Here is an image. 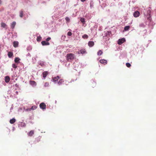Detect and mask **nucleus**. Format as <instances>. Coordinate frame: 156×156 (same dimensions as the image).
<instances>
[{
    "label": "nucleus",
    "mask_w": 156,
    "mask_h": 156,
    "mask_svg": "<svg viewBox=\"0 0 156 156\" xmlns=\"http://www.w3.org/2000/svg\"><path fill=\"white\" fill-rule=\"evenodd\" d=\"M74 58V55L72 53L68 54L67 55L66 58L68 61L73 60Z\"/></svg>",
    "instance_id": "obj_1"
},
{
    "label": "nucleus",
    "mask_w": 156,
    "mask_h": 156,
    "mask_svg": "<svg viewBox=\"0 0 156 156\" xmlns=\"http://www.w3.org/2000/svg\"><path fill=\"white\" fill-rule=\"evenodd\" d=\"M40 108L42 109H45L46 108V105L44 103H41L40 104Z\"/></svg>",
    "instance_id": "obj_2"
},
{
    "label": "nucleus",
    "mask_w": 156,
    "mask_h": 156,
    "mask_svg": "<svg viewBox=\"0 0 156 156\" xmlns=\"http://www.w3.org/2000/svg\"><path fill=\"white\" fill-rule=\"evenodd\" d=\"M125 41V39L122 38V39H120L118 41V43L119 44H121Z\"/></svg>",
    "instance_id": "obj_3"
},
{
    "label": "nucleus",
    "mask_w": 156,
    "mask_h": 156,
    "mask_svg": "<svg viewBox=\"0 0 156 156\" xmlns=\"http://www.w3.org/2000/svg\"><path fill=\"white\" fill-rule=\"evenodd\" d=\"M59 79L60 77L59 76H56L52 78V81L56 83Z\"/></svg>",
    "instance_id": "obj_4"
},
{
    "label": "nucleus",
    "mask_w": 156,
    "mask_h": 156,
    "mask_svg": "<svg viewBox=\"0 0 156 156\" xmlns=\"http://www.w3.org/2000/svg\"><path fill=\"white\" fill-rule=\"evenodd\" d=\"M140 15V12L139 11H136L133 14V16L135 17H138Z\"/></svg>",
    "instance_id": "obj_5"
},
{
    "label": "nucleus",
    "mask_w": 156,
    "mask_h": 156,
    "mask_svg": "<svg viewBox=\"0 0 156 156\" xmlns=\"http://www.w3.org/2000/svg\"><path fill=\"white\" fill-rule=\"evenodd\" d=\"M41 43L43 45H48L50 44L49 43L46 41H43Z\"/></svg>",
    "instance_id": "obj_6"
},
{
    "label": "nucleus",
    "mask_w": 156,
    "mask_h": 156,
    "mask_svg": "<svg viewBox=\"0 0 156 156\" xmlns=\"http://www.w3.org/2000/svg\"><path fill=\"white\" fill-rule=\"evenodd\" d=\"M29 83L32 86H35L37 84L36 82L34 81L33 80L30 81Z\"/></svg>",
    "instance_id": "obj_7"
},
{
    "label": "nucleus",
    "mask_w": 156,
    "mask_h": 156,
    "mask_svg": "<svg viewBox=\"0 0 156 156\" xmlns=\"http://www.w3.org/2000/svg\"><path fill=\"white\" fill-rule=\"evenodd\" d=\"M100 62L102 64L104 65L106 64L107 63V61L106 60L104 59H101L100 60Z\"/></svg>",
    "instance_id": "obj_8"
},
{
    "label": "nucleus",
    "mask_w": 156,
    "mask_h": 156,
    "mask_svg": "<svg viewBox=\"0 0 156 156\" xmlns=\"http://www.w3.org/2000/svg\"><path fill=\"white\" fill-rule=\"evenodd\" d=\"M94 45V43L93 41H89L88 43V45L90 47L93 46Z\"/></svg>",
    "instance_id": "obj_9"
},
{
    "label": "nucleus",
    "mask_w": 156,
    "mask_h": 156,
    "mask_svg": "<svg viewBox=\"0 0 156 156\" xmlns=\"http://www.w3.org/2000/svg\"><path fill=\"white\" fill-rule=\"evenodd\" d=\"M10 80V78L8 76H6L5 77V80L6 83H8Z\"/></svg>",
    "instance_id": "obj_10"
},
{
    "label": "nucleus",
    "mask_w": 156,
    "mask_h": 156,
    "mask_svg": "<svg viewBox=\"0 0 156 156\" xmlns=\"http://www.w3.org/2000/svg\"><path fill=\"white\" fill-rule=\"evenodd\" d=\"M48 74V71H44L43 73V77L45 79Z\"/></svg>",
    "instance_id": "obj_11"
},
{
    "label": "nucleus",
    "mask_w": 156,
    "mask_h": 156,
    "mask_svg": "<svg viewBox=\"0 0 156 156\" xmlns=\"http://www.w3.org/2000/svg\"><path fill=\"white\" fill-rule=\"evenodd\" d=\"M86 50L85 49H83L80 50V51L78 52L79 54H83L85 53L86 52Z\"/></svg>",
    "instance_id": "obj_12"
},
{
    "label": "nucleus",
    "mask_w": 156,
    "mask_h": 156,
    "mask_svg": "<svg viewBox=\"0 0 156 156\" xmlns=\"http://www.w3.org/2000/svg\"><path fill=\"white\" fill-rule=\"evenodd\" d=\"M18 42L17 41H14L13 42V46L15 47H18Z\"/></svg>",
    "instance_id": "obj_13"
},
{
    "label": "nucleus",
    "mask_w": 156,
    "mask_h": 156,
    "mask_svg": "<svg viewBox=\"0 0 156 156\" xmlns=\"http://www.w3.org/2000/svg\"><path fill=\"white\" fill-rule=\"evenodd\" d=\"M34 133V130H31L28 133V135L29 136H32Z\"/></svg>",
    "instance_id": "obj_14"
},
{
    "label": "nucleus",
    "mask_w": 156,
    "mask_h": 156,
    "mask_svg": "<svg viewBox=\"0 0 156 156\" xmlns=\"http://www.w3.org/2000/svg\"><path fill=\"white\" fill-rule=\"evenodd\" d=\"M16 24V22L15 21L13 22L11 25V27L12 29H13L14 28V27Z\"/></svg>",
    "instance_id": "obj_15"
},
{
    "label": "nucleus",
    "mask_w": 156,
    "mask_h": 156,
    "mask_svg": "<svg viewBox=\"0 0 156 156\" xmlns=\"http://www.w3.org/2000/svg\"><path fill=\"white\" fill-rule=\"evenodd\" d=\"M64 82V81L63 79L60 80L58 82V84L59 85H60L62 84Z\"/></svg>",
    "instance_id": "obj_16"
},
{
    "label": "nucleus",
    "mask_w": 156,
    "mask_h": 156,
    "mask_svg": "<svg viewBox=\"0 0 156 156\" xmlns=\"http://www.w3.org/2000/svg\"><path fill=\"white\" fill-rule=\"evenodd\" d=\"M37 108V107L35 105H34L32 106L31 108L29 109V111H30L31 110H34L36 109Z\"/></svg>",
    "instance_id": "obj_17"
},
{
    "label": "nucleus",
    "mask_w": 156,
    "mask_h": 156,
    "mask_svg": "<svg viewBox=\"0 0 156 156\" xmlns=\"http://www.w3.org/2000/svg\"><path fill=\"white\" fill-rule=\"evenodd\" d=\"M16 122V119L14 118H13L10 120L9 122L11 124H13Z\"/></svg>",
    "instance_id": "obj_18"
},
{
    "label": "nucleus",
    "mask_w": 156,
    "mask_h": 156,
    "mask_svg": "<svg viewBox=\"0 0 156 156\" xmlns=\"http://www.w3.org/2000/svg\"><path fill=\"white\" fill-rule=\"evenodd\" d=\"M13 55V53L12 52L9 51L8 53V56L9 58L12 57V56Z\"/></svg>",
    "instance_id": "obj_19"
},
{
    "label": "nucleus",
    "mask_w": 156,
    "mask_h": 156,
    "mask_svg": "<svg viewBox=\"0 0 156 156\" xmlns=\"http://www.w3.org/2000/svg\"><path fill=\"white\" fill-rule=\"evenodd\" d=\"M20 59L18 57H16L15 58L14 61L16 63H18L19 62Z\"/></svg>",
    "instance_id": "obj_20"
},
{
    "label": "nucleus",
    "mask_w": 156,
    "mask_h": 156,
    "mask_svg": "<svg viewBox=\"0 0 156 156\" xmlns=\"http://www.w3.org/2000/svg\"><path fill=\"white\" fill-rule=\"evenodd\" d=\"M80 21L83 24H84L85 23V19L84 18H81L80 19Z\"/></svg>",
    "instance_id": "obj_21"
},
{
    "label": "nucleus",
    "mask_w": 156,
    "mask_h": 156,
    "mask_svg": "<svg viewBox=\"0 0 156 156\" xmlns=\"http://www.w3.org/2000/svg\"><path fill=\"white\" fill-rule=\"evenodd\" d=\"M130 26H127L125 27L124 28V30L125 31H127L128 30L129 28H130Z\"/></svg>",
    "instance_id": "obj_22"
},
{
    "label": "nucleus",
    "mask_w": 156,
    "mask_h": 156,
    "mask_svg": "<svg viewBox=\"0 0 156 156\" xmlns=\"http://www.w3.org/2000/svg\"><path fill=\"white\" fill-rule=\"evenodd\" d=\"M1 26L3 28H5L7 26L6 24L2 22L1 23Z\"/></svg>",
    "instance_id": "obj_23"
},
{
    "label": "nucleus",
    "mask_w": 156,
    "mask_h": 156,
    "mask_svg": "<svg viewBox=\"0 0 156 156\" xmlns=\"http://www.w3.org/2000/svg\"><path fill=\"white\" fill-rule=\"evenodd\" d=\"M20 16L21 17H22L23 16V11L22 10H21L20 12Z\"/></svg>",
    "instance_id": "obj_24"
},
{
    "label": "nucleus",
    "mask_w": 156,
    "mask_h": 156,
    "mask_svg": "<svg viewBox=\"0 0 156 156\" xmlns=\"http://www.w3.org/2000/svg\"><path fill=\"white\" fill-rule=\"evenodd\" d=\"M82 37L83 39H87L88 37V36L87 34H85L82 36Z\"/></svg>",
    "instance_id": "obj_25"
},
{
    "label": "nucleus",
    "mask_w": 156,
    "mask_h": 156,
    "mask_svg": "<svg viewBox=\"0 0 156 156\" xmlns=\"http://www.w3.org/2000/svg\"><path fill=\"white\" fill-rule=\"evenodd\" d=\"M102 51L101 50H99L97 54L98 55H100L102 54Z\"/></svg>",
    "instance_id": "obj_26"
},
{
    "label": "nucleus",
    "mask_w": 156,
    "mask_h": 156,
    "mask_svg": "<svg viewBox=\"0 0 156 156\" xmlns=\"http://www.w3.org/2000/svg\"><path fill=\"white\" fill-rule=\"evenodd\" d=\"M41 36H39L37 37V41H41Z\"/></svg>",
    "instance_id": "obj_27"
},
{
    "label": "nucleus",
    "mask_w": 156,
    "mask_h": 156,
    "mask_svg": "<svg viewBox=\"0 0 156 156\" xmlns=\"http://www.w3.org/2000/svg\"><path fill=\"white\" fill-rule=\"evenodd\" d=\"M21 126L23 127H25L26 126V123H25L22 122L21 123Z\"/></svg>",
    "instance_id": "obj_28"
},
{
    "label": "nucleus",
    "mask_w": 156,
    "mask_h": 156,
    "mask_svg": "<svg viewBox=\"0 0 156 156\" xmlns=\"http://www.w3.org/2000/svg\"><path fill=\"white\" fill-rule=\"evenodd\" d=\"M126 66L128 67H129L131 66V64L129 63H126Z\"/></svg>",
    "instance_id": "obj_29"
},
{
    "label": "nucleus",
    "mask_w": 156,
    "mask_h": 156,
    "mask_svg": "<svg viewBox=\"0 0 156 156\" xmlns=\"http://www.w3.org/2000/svg\"><path fill=\"white\" fill-rule=\"evenodd\" d=\"M49 86V84L48 82H45L44 83V86L45 87H48Z\"/></svg>",
    "instance_id": "obj_30"
},
{
    "label": "nucleus",
    "mask_w": 156,
    "mask_h": 156,
    "mask_svg": "<svg viewBox=\"0 0 156 156\" xmlns=\"http://www.w3.org/2000/svg\"><path fill=\"white\" fill-rule=\"evenodd\" d=\"M12 67L13 68L16 69L17 68V66L15 64H12Z\"/></svg>",
    "instance_id": "obj_31"
},
{
    "label": "nucleus",
    "mask_w": 156,
    "mask_h": 156,
    "mask_svg": "<svg viewBox=\"0 0 156 156\" xmlns=\"http://www.w3.org/2000/svg\"><path fill=\"white\" fill-rule=\"evenodd\" d=\"M65 19L66 20V21H67V22H69L70 19H69V17H66L65 18Z\"/></svg>",
    "instance_id": "obj_32"
},
{
    "label": "nucleus",
    "mask_w": 156,
    "mask_h": 156,
    "mask_svg": "<svg viewBox=\"0 0 156 156\" xmlns=\"http://www.w3.org/2000/svg\"><path fill=\"white\" fill-rule=\"evenodd\" d=\"M67 35L69 36H71L72 35V33L70 31H69L68 32V33H67Z\"/></svg>",
    "instance_id": "obj_33"
},
{
    "label": "nucleus",
    "mask_w": 156,
    "mask_h": 156,
    "mask_svg": "<svg viewBox=\"0 0 156 156\" xmlns=\"http://www.w3.org/2000/svg\"><path fill=\"white\" fill-rule=\"evenodd\" d=\"M151 12V9H149L147 11V13L149 14V15H150V13Z\"/></svg>",
    "instance_id": "obj_34"
},
{
    "label": "nucleus",
    "mask_w": 156,
    "mask_h": 156,
    "mask_svg": "<svg viewBox=\"0 0 156 156\" xmlns=\"http://www.w3.org/2000/svg\"><path fill=\"white\" fill-rule=\"evenodd\" d=\"M51 39V37H48L46 39V41H47V42H48V41H49V40H50Z\"/></svg>",
    "instance_id": "obj_35"
},
{
    "label": "nucleus",
    "mask_w": 156,
    "mask_h": 156,
    "mask_svg": "<svg viewBox=\"0 0 156 156\" xmlns=\"http://www.w3.org/2000/svg\"><path fill=\"white\" fill-rule=\"evenodd\" d=\"M91 3H92L91 2H90V7H92L93 6V5H91Z\"/></svg>",
    "instance_id": "obj_36"
},
{
    "label": "nucleus",
    "mask_w": 156,
    "mask_h": 156,
    "mask_svg": "<svg viewBox=\"0 0 156 156\" xmlns=\"http://www.w3.org/2000/svg\"><path fill=\"white\" fill-rule=\"evenodd\" d=\"M86 0H80L81 1L83 2L86 1Z\"/></svg>",
    "instance_id": "obj_37"
},
{
    "label": "nucleus",
    "mask_w": 156,
    "mask_h": 156,
    "mask_svg": "<svg viewBox=\"0 0 156 156\" xmlns=\"http://www.w3.org/2000/svg\"><path fill=\"white\" fill-rule=\"evenodd\" d=\"M29 108H27V109L26 110L27 111H29Z\"/></svg>",
    "instance_id": "obj_38"
},
{
    "label": "nucleus",
    "mask_w": 156,
    "mask_h": 156,
    "mask_svg": "<svg viewBox=\"0 0 156 156\" xmlns=\"http://www.w3.org/2000/svg\"><path fill=\"white\" fill-rule=\"evenodd\" d=\"M2 3V1L1 0H0V4H1Z\"/></svg>",
    "instance_id": "obj_39"
}]
</instances>
